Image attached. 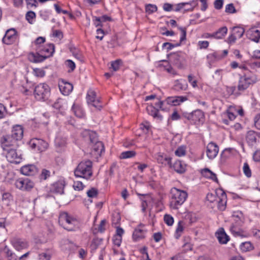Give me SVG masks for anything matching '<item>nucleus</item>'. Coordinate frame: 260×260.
I'll return each mask as SVG.
<instances>
[{
    "instance_id": "nucleus-1",
    "label": "nucleus",
    "mask_w": 260,
    "mask_h": 260,
    "mask_svg": "<svg viewBox=\"0 0 260 260\" xmlns=\"http://www.w3.org/2000/svg\"><path fill=\"white\" fill-rule=\"evenodd\" d=\"M58 222L65 230L69 231H75L80 227L79 220L66 212L60 213Z\"/></svg>"
},
{
    "instance_id": "nucleus-2",
    "label": "nucleus",
    "mask_w": 260,
    "mask_h": 260,
    "mask_svg": "<svg viewBox=\"0 0 260 260\" xmlns=\"http://www.w3.org/2000/svg\"><path fill=\"white\" fill-rule=\"evenodd\" d=\"M187 193L186 191L173 188L171 190L170 206L172 209H178L186 201Z\"/></svg>"
},
{
    "instance_id": "nucleus-3",
    "label": "nucleus",
    "mask_w": 260,
    "mask_h": 260,
    "mask_svg": "<svg viewBox=\"0 0 260 260\" xmlns=\"http://www.w3.org/2000/svg\"><path fill=\"white\" fill-rule=\"evenodd\" d=\"M92 163L89 160L81 161L75 170V175L78 177L89 179L92 175Z\"/></svg>"
},
{
    "instance_id": "nucleus-4",
    "label": "nucleus",
    "mask_w": 260,
    "mask_h": 260,
    "mask_svg": "<svg viewBox=\"0 0 260 260\" xmlns=\"http://www.w3.org/2000/svg\"><path fill=\"white\" fill-rule=\"evenodd\" d=\"M256 81V79L250 73H244L241 75L238 81L237 88L239 91L243 92L246 90L251 85L253 84Z\"/></svg>"
},
{
    "instance_id": "nucleus-5",
    "label": "nucleus",
    "mask_w": 260,
    "mask_h": 260,
    "mask_svg": "<svg viewBox=\"0 0 260 260\" xmlns=\"http://www.w3.org/2000/svg\"><path fill=\"white\" fill-rule=\"evenodd\" d=\"M3 150L9 162L18 164L22 161V154L18 151V148H3Z\"/></svg>"
},
{
    "instance_id": "nucleus-6",
    "label": "nucleus",
    "mask_w": 260,
    "mask_h": 260,
    "mask_svg": "<svg viewBox=\"0 0 260 260\" xmlns=\"http://www.w3.org/2000/svg\"><path fill=\"white\" fill-rule=\"evenodd\" d=\"M34 94L38 100H47L50 94V88L45 83L40 84L35 87Z\"/></svg>"
},
{
    "instance_id": "nucleus-7",
    "label": "nucleus",
    "mask_w": 260,
    "mask_h": 260,
    "mask_svg": "<svg viewBox=\"0 0 260 260\" xmlns=\"http://www.w3.org/2000/svg\"><path fill=\"white\" fill-rule=\"evenodd\" d=\"M187 100V99L186 96H170L167 98L165 101H158V102L155 104V105L156 107L159 108L161 110H165V108H164V106L165 104L172 106H178L181 103L186 101Z\"/></svg>"
},
{
    "instance_id": "nucleus-8",
    "label": "nucleus",
    "mask_w": 260,
    "mask_h": 260,
    "mask_svg": "<svg viewBox=\"0 0 260 260\" xmlns=\"http://www.w3.org/2000/svg\"><path fill=\"white\" fill-rule=\"evenodd\" d=\"M1 142L2 149L19 148L18 141L9 135L2 138Z\"/></svg>"
},
{
    "instance_id": "nucleus-9",
    "label": "nucleus",
    "mask_w": 260,
    "mask_h": 260,
    "mask_svg": "<svg viewBox=\"0 0 260 260\" xmlns=\"http://www.w3.org/2000/svg\"><path fill=\"white\" fill-rule=\"evenodd\" d=\"M86 99L88 104H91L99 110L102 108V106L100 104V101L96 98V93L94 90L90 89L88 91Z\"/></svg>"
},
{
    "instance_id": "nucleus-10",
    "label": "nucleus",
    "mask_w": 260,
    "mask_h": 260,
    "mask_svg": "<svg viewBox=\"0 0 260 260\" xmlns=\"http://www.w3.org/2000/svg\"><path fill=\"white\" fill-rule=\"evenodd\" d=\"M16 188L22 190H29L34 186V183L28 178L19 179L15 181Z\"/></svg>"
},
{
    "instance_id": "nucleus-11",
    "label": "nucleus",
    "mask_w": 260,
    "mask_h": 260,
    "mask_svg": "<svg viewBox=\"0 0 260 260\" xmlns=\"http://www.w3.org/2000/svg\"><path fill=\"white\" fill-rule=\"evenodd\" d=\"M147 232V230L144 224H139L134 230L133 234V239L135 241H138L144 239Z\"/></svg>"
},
{
    "instance_id": "nucleus-12",
    "label": "nucleus",
    "mask_w": 260,
    "mask_h": 260,
    "mask_svg": "<svg viewBox=\"0 0 260 260\" xmlns=\"http://www.w3.org/2000/svg\"><path fill=\"white\" fill-rule=\"evenodd\" d=\"M170 61L178 68L183 67L184 57L180 53H173L169 56Z\"/></svg>"
},
{
    "instance_id": "nucleus-13",
    "label": "nucleus",
    "mask_w": 260,
    "mask_h": 260,
    "mask_svg": "<svg viewBox=\"0 0 260 260\" xmlns=\"http://www.w3.org/2000/svg\"><path fill=\"white\" fill-rule=\"evenodd\" d=\"M204 118V114L203 112L200 110H194L191 114L188 115L187 117L188 119L192 121L195 124L203 122Z\"/></svg>"
},
{
    "instance_id": "nucleus-14",
    "label": "nucleus",
    "mask_w": 260,
    "mask_h": 260,
    "mask_svg": "<svg viewBox=\"0 0 260 260\" xmlns=\"http://www.w3.org/2000/svg\"><path fill=\"white\" fill-rule=\"evenodd\" d=\"M218 151V145L212 142H210L206 147V154L209 159L214 158L217 156Z\"/></svg>"
},
{
    "instance_id": "nucleus-15",
    "label": "nucleus",
    "mask_w": 260,
    "mask_h": 260,
    "mask_svg": "<svg viewBox=\"0 0 260 260\" xmlns=\"http://www.w3.org/2000/svg\"><path fill=\"white\" fill-rule=\"evenodd\" d=\"M11 243L15 249L17 251L26 249L28 246V243L25 240L18 238H14L11 240Z\"/></svg>"
},
{
    "instance_id": "nucleus-16",
    "label": "nucleus",
    "mask_w": 260,
    "mask_h": 260,
    "mask_svg": "<svg viewBox=\"0 0 260 260\" xmlns=\"http://www.w3.org/2000/svg\"><path fill=\"white\" fill-rule=\"evenodd\" d=\"M16 38V30L14 29H10L6 31L2 41L4 43L9 45L15 42Z\"/></svg>"
},
{
    "instance_id": "nucleus-17",
    "label": "nucleus",
    "mask_w": 260,
    "mask_h": 260,
    "mask_svg": "<svg viewBox=\"0 0 260 260\" xmlns=\"http://www.w3.org/2000/svg\"><path fill=\"white\" fill-rule=\"evenodd\" d=\"M21 173L26 176H34L38 172V169L34 165H27L21 167Z\"/></svg>"
},
{
    "instance_id": "nucleus-18",
    "label": "nucleus",
    "mask_w": 260,
    "mask_h": 260,
    "mask_svg": "<svg viewBox=\"0 0 260 260\" xmlns=\"http://www.w3.org/2000/svg\"><path fill=\"white\" fill-rule=\"evenodd\" d=\"M37 50V52L36 53L30 52L28 55L29 60L32 62H41L46 59V56H44V54L40 53L38 49Z\"/></svg>"
},
{
    "instance_id": "nucleus-19",
    "label": "nucleus",
    "mask_w": 260,
    "mask_h": 260,
    "mask_svg": "<svg viewBox=\"0 0 260 260\" xmlns=\"http://www.w3.org/2000/svg\"><path fill=\"white\" fill-rule=\"evenodd\" d=\"M92 147V153L96 155H101L103 152L105 151V148L103 143L98 140L95 141L93 143H90Z\"/></svg>"
},
{
    "instance_id": "nucleus-20",
    "label": "nucleus",
    "mask_w": 260,
    "mask_h": 260,
    "mask_svg": "<svg viewBox=\"0 0 260 260\" xmlns=\"http://www.w3.org/2000/svg\"><path fill=\"white\" fill-rule=\"evenodd\" d=\"M38 49L39 52L42 54H44V56H46V58H47L50 56H52L54 52V45L52 44H49L43 47L39 46Z\"/></svg>"
},
{
    "instance_id": "nucleus-21",
    "label": "nucleus",
    "mask_w": 260,
    "mask_h": 260,
    "mask_svg": "<svg viewBox=\"0 0 260 260\" xmlns=\"http://www.w3.org/2000/svg\"><path fill=\"white\" fill-rule=\"evenodd\" d=\"M215 236L220 244H226L230 240L229 237L226 235L223 228L219 229L215 233Z\"/></svg>"
},
{
    "instance_id": "nucleus-22",
    "label": "nucleus",
    "mask_w": 260,
    "mask_h": 260,
    "mask_svg": "<svg viewBox=\"0 0 260 260\" xmlns=\"http://www.w3.org/2000/svg\"><path fill=\"white\" fill-rule=\"evenodd\" d=\"M81 135L86 141H89L90 143H93L97 139V134L95 132L88 129L84 130Z\"/></svg>"
},
{
    "instance_id": "nucleus-23",
    "label": "nucleus",
    "mask_w": 260,
    "mask_h": 260,
    "mask_svg": "<svg viewBox=\"0 0 260 260\" xmlns=\"http://www.w3.org/2000/svg\"><path fill=\"white\" fill-rule=\"evenodd\" d=\"M248 38L256 43L259 42L260 39V31L255 28L249 29L246 32Z\"/></svg>"
},
{
    "instance_id": "nucleus-24",
    "label": "nucleus",
    "mask_w": 260,
    "mask_h": 260,
    "mask_svg": "<svg viewBox=\"0 0 260 260\" xmlns=\"http://www.w3.org/2000/svg\"><path fill=\"white\" fill-rule=\"evenodd\" d=\"M23 135V131L22 127L20 125H17L13 127L11 135H9L19 141L22 139Z\"/></svg>"
},
{
    "instance_id": "nucleus-25",
    "label": "nucleus",
    "mask_w": 260,
    "mask_h": 260,
    "mask_svg": "<svg viewBox=\"0 0 260 260\" xmlns=\"http://www.w3.org/2000/svg\"><path fill=\"white\" fill-rule=\"evenodd\" d=\"M256 133L253 131H248L246 135V141L248 145L250 147H253L256 143Z\"/></svg>"
},
{
    "instance_id": "nucleus-26",
    "label": "nucleus",
    "mask_w": 260,
    "mask_h": 260,
    "mask_svg": "<svg viewBox=\"0 0 260 260\" xmlns=\"http://www.w3.org/2000/svg\"><path fill=\"white\" fill-rule=\"evenodd\" d=\"M221 196L218 197L215 203L217 204L218 209L220 211H223L225 210L226 204V193L221 191Z\"/></svg>"
},
{
    "instance_id": "nucleus-27",
    "label": "nucleus",
    "mask_w": 260,
    "mask_h": 260,
    "mask_svg": "<svg viewBox=\"0 0 260 260\" xmlns=\"http://www.w3.org/2000/svg\"><path fill=\"white\" fill-rule=\"evenodd\" d=\"M59 90L63 95H68L73 90V86L69 82H62L59 84Z\"/></svg>"
},
{
    "instance_id": "nucleus-28",
    "label": "nucleus",
    "mask_w": 260,
    "mask_h": 260,
    "mask_svg": "<svg viewBox=\"0 0 260 260\" xmlns=\"http://www.w3.org/2000/svg\"><path fill=\"white\" fill-rule=\"evenodd\" d=\"M147 111L150 115H151L155 118H157L159 120H161L162 117L159 114L158 110L156 109L154 106L152 105H149L146 108Z\"/></svg>"
},
{
    "instance_id": "nucleus-29",
    "label": "nucleus",
    "mask_w": 260,
    "mask_h": 260,
    "mask_svg": "<svg viewBox=\"0 0 260 260\" xmlns=\"http://www.w3.org/2000/svg\"><path fill=\"white\" fill-rule=\"evenodd\" d=\"M228 28L226 26H223L218 29L216 32L210 35L213 38L221 39H222L227 34Z\"/></svg>"
},
{
    "instance_id": "nucleus-30",
    "label": "nucleus",
    "mask_w": 260,
    "mask_h": 260,
    "mask_svg": "<svg viewBox=\"0 0 260 260\" xmlns=\"http://www.w3.org/2000/svg\"><path fill=\"white\" fill-rule=\"evenodd\" d=\"M174 170L179 174H182L186 171V165L180 160L176 161L173 165Z\"/></svg>"
},
{
    "instance_id": "nucleus-31",
    "label": "nucleus",
    "mask_w": 260,
    "mask_h": 260,
    "mask_svg": "<svg viewBox=\"0 0 260 260\" xmlns=\"http://www.w3.org/2000/svg\"><path fill=\"white\" fill-rule=\"evenodd\" d=\"M233 218L235 223H237L238 226H241L244 222V217L243 213L240 211L234 212Z\"/></svg>"
},
{
    "instance_id": "nucleus-32",
    "label": "nucleus",
    "mask_w": 260,
    "mask_h": 260,
    "mask_svg": "<svg viewBox=\"0 0 260 260\" xmlns=\"http://www.w3.org/2000/svg\"><path fill=\"white\" fill-rule=\"evenodd\" d=\"M157 162L162 165H168L171 167V158L167 156L166 155H163L161 153H159L157 157Z\"/></svg>"
},
{
    "instance_id": "nucleus-33",
    "label": "nucleus",
    "mask_w": 260,
    "mask_h": 260,
    "mask_svg": "<svg viewBox=\"0 0 260 260\" xmlns=\"http://www.w3.org/2000/svg\"><path fill=\"white\" fill-rule=\"evenodd\" d=\"M202 174L204 177L210 178L212 180L217 182L218 179L215 174L212 172L208 169H204L202 171Z\"/></svg>"
},
{
    "instance_id": "nucleus-34",
    "label": "nucleus",
    "mask_w": 260,
    "mask_h": 260,
    "mask_svg": "<svg viewBox=\"0 0 260 260\" xmlns=\"http://www.w3.org/2000/svg\"><path fill=\"white\" fill-rule=\"evenodd\" d=\"M4 251L6 254V257L8 260H17L18 255L13 252L10 250L7 246H6L4 249Z\"/></svg>"
},
{
    "instance_id": "nucleus-35",
    "label": "nucleus",
    "mask_w": 260,
    "mask_h": 260,
    "mask_svg": "<svg viewBox=\"0 0 260 260\" xmlns=\"http://www.w3.org/2000/svg\"><path fill=\"white\" fill-rule=\"evenodd\" d=\"M174 88L177 90H185L188 87L187 84L185 80L182 82L179 80H176L174 83Z\"/></svg>"
},
{
    "instance_id": "nucleus-36",
    "label": "nucleus",
    "mask_w": 260,
    "mask_h": 260,
    "mask_svg": "<svg viewBox=\"0 0 260 260\" xmlns=\"http://www.w3.org/2000/svg\"><path fill=\"white\" fill-rule=\"evenodd\" d=\"M237 223H233L230 227L232 233L235 236H243L242 232Z\"/></svg>"
},
{
    "instance_id": "nucleus-37",
    "label": "nucleus",
    "mask_w": 260,
    "mask_h": 260,
    "mask_svg": "<svg viewBox=\"0 0 260 260\" xmlns=\"http://www.w3.org/2000/svg\"><path fill=\"white\" fill-rule=\"evenodd\" d=\"M36 143L38 145V149L41 151L45 150L48 146V143L41 139L37 138Z\"/></svg>"
},
{
    "instance_id": "nucleus-38",
    "label": "nucleus",
    "mask_w": 260,
    "mask_h": 260,
    "mask_svg": "<svg viewBox=\"0 0 260 260\" xmlns=\"http://www.w3.org/2000/svg\"><path fill=\"white\" fill-rule=\"evenodd\" d=\"M52 254L51 250H46L39 254V260H50Z\"/></svg>"
},
{
    "instance_id": "nucleus-39",
    "label": "nucleus",
    "mask_w": 260,
    "mask_h": 260,
    "mask_svg": "<svg viewBox=\"0 0 260 260\" xmlns=\"http://www.w3.org/2000/svg\"><path fill=\"white\" fill-rule=\"evenodd\" d=\"M55 145L58 148H64L66 145V140L63 138H56L55 140Z\"/></svg>"
},
{
    "instance_id": "nucleus-40",
    "label": "nucleus",
    "mask_w": 260,
    "mask_h": 260,
    "mask_svg": "<svg viewBox=\"0 0 260 260\" xmlns=\"http://www.w3.org/2000/svg\"><path fill=\"white\" fill-rule=\"evenodd\" d=\"M233 34L238 38H241L245 32L244 28L240 27H233Z\"/></svg>"
},
{
    "instance_id": "nucleus-41",
    "label": "nucleus",
    "mask_w": 260,
    "mask_h": 260,
    "mask_svg": "<svg viewBox=\"0 0 260 260\" xmlns=\"http://www.w3.org/2000/svg\"><path fill=\"white\" fill-rule=\"evenodd\" d=\"M240 248L243 251H247L253 249V247L251 242H245L241 243Z\"/></svg>"
},
{
    "instance_id": "nucleus-42",
    "label": "nucleus",
    "mask_w": 260,
    "mask_h": 260,
    "mask_svg": "<svg viewBox=\"0 0 260 260\" xmlns=\"http://www.w3.org/2000/svg\"><path fill=\"white\" fill-rule=\"evenodd\" d=\"M157 10V7L155 5L147 4L145 6V11L148 14H151Z\"/></svg>"
},
{
    "instance_id": "nucleus-43",
    "label": "nucleus",
    "mask_w": 260,
    "mask_h": 260,
    "mask_svg": "<svg viewBox=\"0 0 260 260\" xmlns=\"http://www.w3.org/2000/svg\"><path fill=\"white\" fill-rule=\"evenodd\" d=\"M183 229L184 228L183 222L181 221H179L177 228H176V233L175 235L176 238L178 239L180 237L181 233L183 231Z\"/></svg>"
},
{
    "instance_id": "nucleus-44",
    "label": "nucleus",
    "mask_w": 260,
    "mask_h": 260,
    "mask_svg": "<svg viewBox=\"0 0 260 260\" xmlns=\"http://www.w3.org/2000/svg\"><path fill=\"white\" fill-rule=\"evenodd\" d=\"M72 110L77 117L81 118L83 116L84 114L81 109L79 107L75 106V104L73 105Z\"/></svg>"
},
{
    "instance_id": "nucleus-45",
    "label": "nucleus",
    "mask_w": 260,
    "mask_h": 260,
    "mask_svg": "<svg viewBox=\"0 0 260 260\" xmlns=\"http://www.w3.org/2000/svg\"><path fill=\"white\" fill-rule=\"evenodd\" d=\"M138 195L142 196L145 199H142V210L144 211L147 206V201L150 200V197L148 194H141L138 193Z\"/></svg>"
},
{
    "instance_id": "nucleus-46",
    "label": "nucleus",
    "mask_w": 260,
    "mask_h": 260,
    "mask_svg": "<svg viewBox=\"0 0 260 260\" xmlns=\"http://www.w3.org/2000/svg\"><path fill=\"white\" fill-rule=\"evenodd\" d=\"M216 193H208L206 196V199L210 203H215L218 198Z\"/></svg>"
},
{
    "instance_id": "nucleus-47",
    "label": "nucleus",
    "mask_w": 260,
    "mask_h": 260,
    "mask_svg": "<svg viewBox=\"0 0 260 260\" xmlns=\"http://www.w3.org/2000/svg\"><path fill=\"white\" fill-rule=\"evenodd\" d=\"M120 215L118 213L113 214L112 215V224L114 225L115 227L117 226L120 220Z\"/></svg>"
},
{
    "instance_id": "nucleus-48",
    "label": "nucleus",
    "mask_w": 260,
    "mask_h": 260,
    "mask_svg": "<svg viewBox=\"0 0 260 260\" xmlns=\"http://www.w3.org/2000/svg\"><path fill=\"white\" fill-rule=\"evenodd\" d=\"M133 167L134 169H138L141 172H142L147 167V165L145 164L136 162L133 165Z\"/></svg>"
},
{
    "instance_id": "nucleus-49",
    "label": "nucleus",
    "mask_w": 260,
    "mask_h": 260,
    "mask_svg": "<svg viewBox=\"0 0 260 260\" xmlns=\"http://www.w3.org/2000/svg\"><path fill=\"white\" fill-rule=\"evenodd\" d=\"M243 170L244 174L247 177H250L251 176V170L249 168L248 164L247 162H245L244 164V166L243 167Z\"/></svg>"
},
{
    "instance_id": "nucleus-50",
    "label": "nucleus",
    "mask_w": 260,
    "mask_h": 260,
    "mask_svg": "<svg viewBox=\"0 0 260 260\" xmlns=\"http://www.w3.org/2000/svg\"><path fill=\"white\" fill-rule=\"evenodd\" d=\"M25 17L28 22L32 24L33 19L36 17V14L34 12L30 11L26 13Z\"/></svg>"
},
{
    "instance_id": "nucleus-51",
    "label": "nucleus",
    "mask_w": 260,
    "mask_h": 260,
    "mask_svg": "<svg viewBox=\"0 0 260 260\" xmlns=\"http://www.w3.org/2000/svg\"><path fill=\"white\" fill-rule=\"evenodd\" d=\"M225 11L226 13L233 14L236 13L237 11L233 4H230L225 6Z\"/></svg>"
},
{
    "instance_id": "nucleus-52",
    "label": "nucleus",
    "mask_w": 260,
    "mask_h": 260,
    "mask_svg": "<svg viewBox=\"0 0 260 260\" xmlns=\"http://www.w3.org/2000/svg\"><path fill=\"white\" fill-rule=\"evenodd\" d=\"M164 219L165 222L169 226L172 225L174 223V218L170 215H165Z\"/></svg>"
},
{
    "instance_id": "nucleus-53",
    "label": "nucleus",
    "mask_w": 260,
    "mask_h": 260,
    "mask_svg": "<svg viewBox=\"0 0 260 260\" xmlns=\"http://www.w3.org/2000/svg\"><path fill=\"white\" fill-rule=\"evenodd\" d=\"M121 60L117 59L111 63L110 69H112L113 71H117L119 70L120 66V62Z\"/></svg>"
},
{
    "instance_id": "nucleus-54",
    "label": "nucleus",
    "mask_w": 260,
    "mask_h": 260,
    "mask_svg": "<svg viewBox=\"0 0 260 260\" xmlns=\"http://www.w3.org/2000/svg\"><path fill=\"white\" fill-rule=\"evenodd\" d=\"M98 190L95 188H92L87 192V194L89 198H94L97 196Z\"/></svg>"
},
{
    "instance_id": "nucleus-55",
    "label": "nucleus",
    "mask_w": 260,
    "mask_h": 260,
    "mask_svg": "<svg viewBox=\"0 0 260 260\" xmlns=\"http://www.w3.org/2000/svg\"><path fill=\"white\" fill-rule=\"evenodd\" d=\"M180 45V43H176V44H172L170 43L167 42V43H165L163 44L162 47L164 48L166 47L168 50H170L174 47L179 46Z\"/></svg>"
},
{
    "instance_id": "nucleus-56",
    "label": "nucleus",
    "mask_w": 260,
    "mask_h": 260,
    "mask_svg": "<svg viewBox=\"0 0 260 260\" xmlns=\"http://www.w3.org/2000/svg\"><path fill=\"white\" fill-rule=\"evenodd\" d=\"M73 187L75 190H81L83 189L84 185L81 181H75L73 184Z\"/></svg>"
},
{
    "instance_id": "nucleus-57",
    "label": "nucleus",
    "mask_w": 260,
    "mask_h": 260,
    "mask_svg": "<svg viewBox=\"0 0 260 260\" xmlns=\"http://www.w3.org/2000/svg\"><path fill=\"white\" fill-rule=\"evenodd\" d=\"M175 154L178 156H182L185 154V148L183 146L179 147L176 151Z\"/></svg>"
},
{
    "instance_id": "nucleus-58",
    "label": "nucleus",
    "mask_w": 260,
    "mask_h": 260,
    "mask_svg": "<svg viewBox=\"0 0 260 260\" xmlns=\"http://www.w3.org/2000/svg\"><path fill=\"white\" fill-rule=\"evenodd\" d=\"M179 29L181 31V36L180 39V43H181L182 41L186 40V29L185 27H179Z\"/></svg>"
},
{
    "instance_id": "nucleus-59",
    "label": "nucleus",
    "mask_w": 260,
    "mask_h": 260,
    "mask_svg": "<svg viewBox=\"0 0 260 260\" xmlns=\"http://www.w3.org/2000/svg\"><path fill=\"white\" fill-rule=\"evenodd\" d=\"M25 1L28 8H31L32 7L36 8L38 6L37 0H25Z\"/></svg>"
},
{
    "instance_id": "nucleus-60",
    "label": "nucleus",
    "mask_w": 260,
    "mask_h": 260,
    "mask_svg": "<svg viewBox=\"0 0 260 260\" xmlns=\"http://www.w3.org/2000/svg\"><path fill=\"white\" fill-rule=\"evenodd\" d=\"M34 72L36 76L39 77H43L45 75V72L41 69H35L34 70Z\"/></svg>"
},
{
    "instance_id": "nucleus-61",
    "label": "nucleus",
    "mask_w": 260,
    "mask_h": 260,
    "mask_svg": "<svg viewBox=\"0 0 260 260\" xmlns=\"http://www.w3.org/2000/svg\"><path fill=\"white\" fill-rule=\"evenodd\" d=\"M50 173L49 171L46 169H43L41 174L40 177L41 179L46 180L50 176Z\"/></svg>"
},
{
    "instance_id": "nucleus-62",
    "label": "nucleus",
    "mask_w": 260,
    "mask_h": 260,
    "mask_svg": "<svg viewBox=\"0 0 260 260\" xmlns=\"http://www.w3.org/2000/svg\"><path fill=\"white\" fill-rule=\"evenodd\" d=\"M223 0H215L214 3V8L217 10H220L222 8Z\"/></svg>"
},
{
    "instance_id": "nucleus-63",
    "label": "nucleus",
    "mask_w": 260,
    "mask_h": 260,
    "mask_svg": "<svg viewBox=\"0 0 260 260\" xmlns=\"http://www.w3.org/2000/svg\"><path fill=\"white\" fill-rule=\"evenodd\" d=\"M66 65L69 68L71 69V71H73L74 70L75 68V63L72 61L71 60H67L66 61Z\"/></svg>"
},
{
    "instance_id": "nucleus-64",
    "label": "nucleus",
    "mask_w": 260,
    "mask_h": 260,
    "mask_svg": "<svg viewBox=\"0 0 260 260\" xmlns=\"http://www.w3.org/2000/svg\"><path fill=\"white\" fill-rule=\"evenodd\" d=\"M254 125L257 129H260V114H257L254 118Z\"/></svg>"
}]
</instances>
